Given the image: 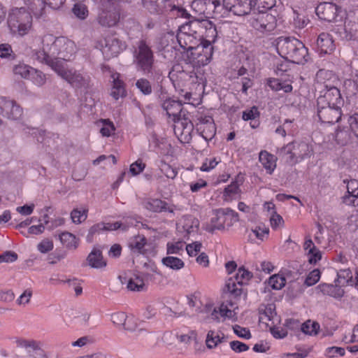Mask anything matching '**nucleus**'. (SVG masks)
<instances>
[{
    "label": "nucleus",
    "instance_id": "nucleus-53",
    "mask_svg": "<svg viewBox=\"0 0 358 358\" xmlns=\"http://www.w3.org/2000/svg\"><path fill=\"white\" fill-rule=\"evenodd\" d=\"M101 231H106V223L100 222L93 225L89 230V233L86 237L87 241L92 243L94 234L99 233Z\"/></svg>",
    "mask_w": 358,
    "mask_h": 358
},
{
    "label": "nucleus",
    "instance_id": "nucleus-35",
    "mask_svg": "<svg viewBox=\"0 0 358 358\" xmlns=\"http://www.w3.org/2000/svg\"><path fill=\"white\" fill-rule=\"evenodd\" d=\"M338 286H334L329 284H322L318 286L321 292L324 294H329L336 298H340L343 296L344 291Z\"/></svg>",
    "mask_w": 358,
    "mask_h": 358
},
{
    "label": "nucleus",
    "instance_id": "nucleus-38",
    "mask_svg": "<svg viewBox=\"0 0 358 358\" xmlns=\"http://www.w3.org/2000/svg\"><path fill=\"white\" fill-rule=\"evenodd\" d=\"M147 243V240L144 236L138 235L134 237L129 242V248L137 252L138 253H143L144 246Z\"/></svg>",
    "mask_w": 358,
    "mask_h": 358
},
{
    "label": "nucleus",
    "instance_id": "nucleus-62",
    "mask_svg": "<svg viewBox=\"0 0 358 358\" xmlns=\"http://www.w3.org/2000/svg\"><path fill=\"white\" fill-rule=\"evenodd\" d=\"M201 243L196 241L192 243L187 244L186 246V250L189 256L194 257L201 250Z\"/></svg>",
    "mask_w": 358,
    "mask_h": 358
},
{
    "label": "nucleus",
    "instance_id": "nucleus-45",
    "mask_svg": "<svg viewBox=\"0 0 358 358\" xmlns=\"http://www.w3.org/2000/svg\"><path fill=\"white\" fill-rule=\"evenodd\" d=\"M320 325L317 322L308 320L301 325V331L306 334L316 335L318 333Z\"/></svg>",
    "mask_w": 358,
    "mask_h": 358
},
{
    "label": "nucleus",
    "instance_id": "nucleus-60",
    "mask_svg": "<svg viewBox=\"0 0 358 358\" xmlns=\"http://www.w3.org/2000/svg\"><path fill=\"white\" fill-rule=\"evenodd\" d=\"M297 153L296 157L299 159H303L305 157L309 155L310 150L308 145L306 143H295Z\"/></svg>",
    "mask_w": 358,
    "mask_h": 358
},
{
    "label": "nucleus",
    "instance_id": "nucleus-46",
    "mask_svg": "<svg viewBox=\"0 0 358 358\" xmlns=\"http://www.w3.org/2000/svg\"><path fill=\"white\" fill-rule=\"evenodd\" d=\"M347 118V124L354 136L358 138V113L344 116Z\"/></svg>",
    "mask_w": 358,
    "mask_h": 358
},
{
    "label": "nucleus",
    "instance_id": "nucleus-32",
    "mask_svg": "<svg viewBox=\"0 0 358 358\" xmlns=\"http://www.w3.org/2000/svg\"><path fill=\"white\" fill-rule=\"evenodd\" d=\"M344 29L345 37L348 40L358 38V21L356 17L354 20L347 19L345 22Z\"/></svg>",
    "mask_w": 358,
    "mask_h": 358
},
{
    "label": "nucleus",
    "instance_id": "nucleus-14",
    "mask_svg": "<svg viewBox=\"0 0 358 358\" xmlns=\"http://www.w3.org/2000/svg\"><path fill=\"white\" fill-rule=\"evenodd\" d=\"M317 116L322 123L334 124L341 119V108L327 106L326 108L318 109Z\"/></svg>",
    "mask_w": 358,
    "mask_h": 358
},
{
    "label": "nucleus",
    "instance_id": "nucleus-48",
    "mask_svg": "<svg viewBox=\"0 0 358 358\" xmlns=\"http://www.w3.org/2000/svg\"><path fill=\"white\" fill-rule=\"evenodd\" d=\"M87 217V209L80 210L78 208L73 209L71 213V218L75 224H80Z\"/></svg>",
    "mask_w": 358,
    "mask_h": 358
},
{
    "label": "nucleus",
    "instance_id": "nucleus-17",
    "mask_svg": "<svg viewBox=\"0 0 358 358\" xmlns=\"http://www.w3.org/2000/svg\"><path fill=\"white\" fill-rule=\"evenodd\" d=\"M159 45L164 58L171 59L175 57L176 42L173 34L168 33L163 36L160 39Z\"/></svg>",
    "mask_w": 358,
    "mask_h": 358
},
{
    "label": "nucleus",
    "instance_id": "nucleus-30",
    "mask_svg": "<svg viewBox=\"0 0 358 358\" xmlns=\"http://www.w3.org/2000/svg\"><path fill=\"white\" fill-rule=\"evenodd\" d=\"M259 159L263 166L266 169L267 173L271 174L276 166L275 157L263 150L259 153Z\"/></svg>",
    "mask_w": 358,
    "mask_h": 358
},
{
    "label": "nucleus",
    "instance_id": "nucleus-29",
    "mask_svg": "<svg viewBox=\"0 0 358 358\" xmlns=\"http://www.w3.org/2000/svg\"><path fill=\"white\" fill-rule=\"evenodd\" d=\"M195 38L192 37L182 31L178 30L176 36V43L184 50L187 52L194 50V47L193 45L195 43Z\"/></svg>",
    "mask_w": 358,
    "mask_h": 358
},
{
    "label": "nucleus",
    "instance_id": "nucleus-2",
    "mask_svg": "<svg viewBox=\"0 0 358 358\" xmlns=\"http://www.w3.org/2000/svg\"><path fill=\"white\" fill-rule=\"evenodd\" d=\"M32 17L24 8H15L8 14V26L11 32L24 36L31 27Z\"/></svg>",
    "mask_w": 358,
    "mask_h": 358
},
{
    "label": "nucleus",
    "instance_id": "nucleus-18",
    "mask_svg": "<svg viewBox=\"0 0 358 358\" xmlns=\"http://www.w3.org/2000/svg\"><path fill=\"white\" fill-rule=\"evenodd\" d=\"M317 47L320 55L330 54L335 49L332 36L328 33H321L317 40Z\"/></svg>",
    "mask_w": 358,
    "mask_h": 358
},
{
    "label": "nucleus",
    "instance_id": "nucleus-15",
    "mask_svg": "<svg viewBox=\"0 0 358 358\" xmlns=\"http://www.w3.org/2000/svg\"><path fill=\"white\" fill-rule=\"evenodd\" d=\"M317 16L322 20L333 22L338 15V6L329 2H323L316 8Z\"/></svg>",
    "mask_w": 358,
    "mask_h": 358
},
{
    "label": "nucleus",
    "instance_id": "nucleus-51",
    "mask_svg": "<svg viewBox=\"0 0 358 358\" xmlns=\"http://www.w3.org/2000/svg\"><path fill=\"white\" fill-rule=\"evenodd\" d=\"M72 12L80 20H85L88 16L87 8L81 3H76L72 9Z\"/></svg>",
    "mask_w": 358,
    "mask_h": 358
},
{
    "label": "nucleus",
    "instance_id": "nucleus-8",
    "mask_svg": "<svg viewBox=\"0 0 358 358\" xmlns=\"http://www.w3.org/2000/svg\"><path fill=\"white\" fill-rule=\"evenodd\" d=\"M252 3V0H223V6L236 15H248L249 17L253 10Z\"/></svg>",
    "mask_w": 358,
    "mask_h": 358
},
{
    "label": "nucleus",
    "instance_id": "nucleus-59",
    "mask_svg": "<svg viewBox=\"0 0 358 358\" xmlns=\"http://www.w3.org/2000/svg\"><path fill=\"white\" fill-rule=\"evenodd\" d=\"M308 255L309 256L308 262L311 264H316L322 259V252L315 246H313L312 248L309 250Z\"/></svg>",
    "mask_w": 358,
    "mask_h": 358
},
{
    "label": "nucleus",
    "instance_id": "nucleus-11",
    "mask_svg": "<svg viewBox=\"0 0 358 358\" xmlns=\"http://www.w3.org/2000/svg\"><path fill=\"white\" fill-rule=\"evenodd\" d=\"M174 133L179 141L183 143H187L192 140V132L194 130V125L187 118H178L175 120Z\"/></svg>",
    "mask_w": 358,
    "mask_h": 358
},
{
    "label": "nucleus",
    "instance_id": "nucleus-36",
    "mask_svg": "<svg viewBox=\"0 0 358 358\" xmlns=\"http://www.w3.org/2000/svg\"><path fill=\"white\" fill-rule=\"evenodd\" d=\"M336 286H345L349 282H353L352 273L350 269H342L338 273L336 280Z\"/></svg>",
    "mask_w": 358,
    "mask_h": 358
},
{
    "label": "nucleus",
    "instance_id": "nucleus-63",
    "mask_svg": "<svg viewBox=\"0 0 358 358\" xmlns=\"http://www.w3.org/2000/svg\"><path fill=\"white\" fill-rule=\"evenodd\" d=\"M17 254L13 251H6L0 255V264L2 262H14L17 259Z\"/></svg>",
    "mask_w": 358,
    "mask_h": 358
},
{
    "label": "nucleus",
    "instance_id": "nucleus-39",
    "mask_svg": "<svg viewBox=\"0 0 358 358\" xmlns=\"http://www.w3.org/2000/svg\"><path fill=\"white\" fill-rule=\"evenodd\" d=\"M224 337H220L219 335L216 334V333L213 331H208L206 336V346L209 349H213L215 348L219 343L224 342Z\"/></svg>",
    "mask_w": 358,
    "mask_h": 358
},
{
    "label": "nucleus",
    "instance_id": "nucleus-34",
    "mask_svg": "<svg viewBox=\"0 0 358 358\" xmlns=\"http://www.w3.org/2000/svg\"><path fill=\"white\" fill-rule=\"evenodd\" d=\"M59 238L61 243L70 250H75L78 247L76 237L69 232H62Z\"/></svg>",
    "mask_w": 358,
    "mask_h": 358
},
{
    "label": "nucleus",
    "instance_id": "nucleus-43",
    "mask_svg": "<svg viewBox=\"0 0 358 358\" xmlns=\"http://www.w3.org/2000/svg\"><path fill=\"white\" fill-rule=\"evenodd\" d=\"M267 83L271 90H292V86L289 83L277 78H269Z\"/></svg>",
    "mask_w": 358,
    "mask_h": 358
},
{
    "label": "nucleus",
    "instance_id": "nucleus-31",
    "mask_svg": "<svg viewBox=\"0 0 358 358\" xmlns=\"http://www.w3.org/2000/svg\"><path fill=\"white\" fill-rule=\"evenodd\" d=\"M167 0H142L143 6L150 13L161 14L164 12Z\"/></svg>",
    "mask_w": 358,
    "mask_h": 358
},
{
    "label": "nucleus",
    "instance_id": "nucleus-47",
    "mask_svg": "<svg viewBox=\"0 0 358 358\" xmlns=\"http://www.w3.org/2000/svg\"><path fill=\"white\" fill-rule=\"evenodd\" d=\"M29 79L32 80L33 83H34L37 86H41L43 85L46 80V78L45 74L37 69H32L31 71V73L29 76Z\"/></svg>",
    "mask_w": 358,
    "mask_h": 358
},
{
    "label": "nucleus",
    "instance_id": "nucleus-25",
    "mask_svg": "<svg viewBox=\"0 0 358 358\" xmlns=\"http://www.w3.org/2000/svg\"><path fill=\"white\" fill-rule=\"evenodd\" d=\"M278 154L280 157L284 158L286 162L289 164H296L299 161L296 155H297V154L301 155L296 152L295 143H288L287 145L282 147L278 151Z\"/></svg>",
    "mask_w": 358,
    "mask_h": 358
},
{
    "label": "nucleus",
    "instance_id": "nucleus-20",
    "mask_svg": "<svg viewBox=\"0 0 358 358\" xmlns=\"http://www.w3.org/2000/svg\"><path fill=\"white\" fill-rule=\"evenodd\" d=\"M35 56L36 59L41 62H45L56 73L60 72L62 62L60 60L54 59L53 57L50 54V48H48V52L45 51V48L42 50L37 51L35 53Z\"/></svg>",
    "mask_w": 358,
    "mask_h": 358
},
{
    "label": "nucleus",
    "instance_id": "nucleus-49",
    "mask_svg": "<svg viewBox=\"0 0 358 358\" xmlns=\"http://www.w3.org/2000/svg\"><path fill=\"white\" fill-rule=\"evenodd\" d=\"M126 320L127 315L123 312L115 313L111 315V321L113 324L118 326H122L124 329L131 330L130 328L126 326Z\"/></svg>",
    "mask_w": 358,
    "mask_h": 358
},
{
    "label": "nucleus",
    "instance_id": "nucleus-28",
    "mask_svg": "<svg viewBox=\"0 0 358 358\" xmlns=\"http://www.w3.org/2000/svg\"><path fill=\"white\" fill-rule=\"evenodd\" d=\"M167 203L159 199H148L144 202V207L152 212L159 213L169 210L172 213L173 210L166 208Z\"/></svg>",
    "mask_w": 358,
    "mask_h": 358
},
{
    "label": "nucleus",
    "instance_id": "nucleus-1",
    "mask_svg": "<svg viewBox=\"0 0 358 358\" xmlns=\"http://www.w3.org/2000/svg\"><path fill=\"white\" fill-rule=\"evenodd\" d=\"M276 48L279 55L291 62L300 64L308 61V49L295 38H279Z\"/></svg>",
    "mask_w": 358,
    "mask_h": 358
},
{
    "label": "nucleus",
    "instance_id": "nucleus-58",
    "mask_svg": "<svg viewBox=\"0 0 358 358\" xmlns=\"http://www.w3.org/2000/svg\"><path fill=\"white\" fill-rule=\"evenodd\" d=\"M103 127L100 132L103 136H110L115 131V127L112 122L108 120H101Z\"/></svg>",
    "mask_w": 358,
    "mask_h": 358
},
{
    "label": "nucleus",
    "instance_id": "nucleus-9",
    "mask_svg": "<svg viewBox=\"0 0 358 358\" xmlns=\"http://www.w3.org/2000/svg\"><path fill=\"white\" fill-rule=\"evenodd\" d=\"M0 114L10 120H18L22 115V108L15 101L0 97Z\"/></svg>",
    "mask_w": 358,
    "mask_h": 358
},
{
    "label": "nucleus",
    "instance_id": "nucleus-56",
    "mask_svg": "<svg viewBox=\"0 0 358 358\" xmlns=\"http://www.w3.org/2000/svg\"><path fill=\"white\" fill-rule=\"evenodd\" d=\"M320 278V271L319 269H314L309 273L306 277L304 284L308 286H312L316 284Z\"/></svg>",
    "mask_w": 358,
    "mask_h": 358
},
{
    "label": "nucleus",
    "instance_id": "nucleus-41",
    "mask_svg": "<svg viewBox=\"0 0 358 358\" xmlns=\"http://www.w3.org/2000/svg\"><path fill=\"white\" fill-rule=\"evenodd\" d=\"M145 283L143 278L140 276L136 275L128 280L127 287L131 291L140 292L143 289Z\"/></svg>",
    "mask_w": 358,
    "mask_h": 358
},
{
    "label": "nucleus",
    "instance_id": "nucleus-24",
    "mask_svg": "<svg viewBox=\"0 0 358 358\" xmlns=\"http://www.w3.org/2000/svg\"><path fill=\"white\" fill-rule=\"evenodd\" d=\"M203 30H205V33L201 36H204L205 39L200 44L207 45V43H209L211 45V43L215 41L217 36L216 27L209 20H203V26L202 27L201 31Z\"/></svg>",
    "mask_w": 358,
    "mask_h": 358
},
{
    "label": "nucleus",
    "instance_id": "nucleus-40",
    "mask_svg": "<svg viewBox=\"0 0 358 358\" xmlns=\"http://www.w3.org/2000/svg\"><path fill=\"white\" fill-rule=\"evenodd\" d=\"M196 129L200 131L202 137L207 141L211 140L216 133V127L214 122L208 124V125L201 127L200 129Z\"/></svg>",
    "mask_w": 358,
    "mask_h": 358
},
{
    "label": "nucleus",
    "instance_id": "nucleus-50",
    "mask_svg": "<svg viewBox=\"0 0 358 358\" xmlns=\"http://www.w3.org/2000/svg\"><path fill=\"white\" fill-rule=\"evenodd\" d=\"M252 273L248 270L245 269L244 267H240L236 274L235 278L237 284L242 285L243 280H249L252 278Z\"/></svg>",
    "mask_w": 358,
    "mask_h": 358
},
{
    "label": "nucleus",
    "instance_id": "nucleus-4",
    "mask_svg": "<svg viewBox=\"0 0 358 358\" xmlns=\"http://www.w3.org/2000/svg\"><path fill=\"white\" fill-rule=\"evenodd\" d=\"M50 52L54 59L69 61L75 52V45L73 41L66 37H58L50 46Z\"/></svg>",
    "mask_w": 358,
    "mask_h": 358
},
{
    "label": "nucleus",
    "instance_id": "nucleus-5",
    "mask_svg": "<svg viewBox=\"0 0 358 358\" xmlns=\"http://www.w3.org/2000/svg\"><path fill=\"white\" fill-rule=\"evenodd\" d=\"M136 62L138 66L144 72L150 73L154 64L153 52L145 41H140L136 50Z\"/></svg>",
    "mask_w": 358,
    "mask_h": 358
},
{
    "label": "nucleus",
    "instance_id": "nucleus-64",
    "mask_svg": "<svg viewBox=\"0 0 358 358\" xmlns=\"http://www.w3.org/2000/svg\"><path fill=\"white\" fill-rule=\"evenodd\" d=\"M145 167V164L138 159L130 166V172L132 175L136 176L141 173Z\"/></svg>",
    "mask_w": 358,
    "mask_h": 358
},
{
    "label": "nucleus",
    "instance_id": "nucleus-6",
    "mask_svg": "<svg viewBox=\"0 0 358 358\" xmlns=\"http://www.w3.org/2000/svg\"><path fill=\"white\" fill-rule=\"evenodd\" d=\"M255 64L248 58L243 63L242 66L236 71L234 78L236 83L241 85L242 90H248L253 87V73H255Z\"/></svg>",
    "mask_w": 358,
    "mask_h": 358
},
{
    "label": "nucleus",
    "instance_id": "nucleus-21",
    "mask_svg": "<svg viewBox=\"0 0 358 358\" xmlns=\"http://www.w3.org/2000/svg\"><path fill=\"white\" fill-rule=\"evenodd\" d=\"M333 135V138L338 145H345L352 142L354 137L348 125L340 126Z\"/></svg>",
    "mask_w": 358,
    "mask_h": 358
},
{
    "label": "nucleus",
    "instance_id": "nucleus-13",
    "mask_svg": "<svg viewBox=\"0 0 358 358\" xmlns=\"http://www.w3.org/2000/svg\"><path fill=\"white\" fill-rule=\"evenodd\" d=\"M125 48L126 45L124 42L111 36H107L104 39V45H102V51L108 57H116Z\"/></svg>",
    "mask_w": 358,
    "mask_h": 358
},
{
    "label": "nucleus",
    "instance_id": "nucleus-42",
    "mask_svg": "<svg viewBox=\"0 0 358 358\" xmlns=\"http://www.w3.org/2000/svg\"><path fill=\"white\" fill-rule=\"evenodd\" d=\"M286 282L285 278L282 275H280L279 274H275L271 276L268 279V285L273 289H282Z\"/></svg>",
    "mask_w": 358,
    "mask_h": 358
},
{
    "label": "nucleus",
    "instance_id": "nucleus-37",
    "mask_svg": "<svg viewBox=\"0 0 358 358\" xmlns=\"http://www.w3.org/2000/svg\"><path fill=\"white\" fill-rule=\"evenodd\" d=\"M163 264L173 270H179L184 267L185 264L183 261L175 257H166L162 260Z\"/></svg>",
    "mask_w": 358,
    "mask_h": 358
},
{
    "label": "nucleus",
    "instance_id": "nucleus-44",
    "mask_svg": "<svg viewBox=\"0 0 358 358\" xmlns=\"http://www.w3.org/2000/svg\"><path fill=\"white\" fill-rule=\"evenodd\" d=\"M329 93L330 99H329V104L331 106L341 108L343 105V99L342 98L341 91H325Z\"/></svg>",
    "mask_w": 358,
    "mask_h": 358
},
{
    "label": "nucleus",
    "instance_id": "nucleus-10",
    "mask_svg": "<svg viewBox=\"0 0 358 358\" xmlns=\"http://www.w3.org/2000/svg\"><path fill=\"white\" fill-rule=\"evenodd\" d=\"M15 343L17 348L24 349L30 355L35 354V358H48L45 352L42 349L43 343L41 341L17 338Z\"/></svg>",
    "mask_w": 358,
    "mask_h": 358
},
{
    "label": "nucleus",
    "instance_id": "nucleus-19",
    "mask_svg": "<svg viewBox=\"0 0 358 358\" xmlns=\"http://www.w3.org/2000/svg\"><path fill=\"white\" fill-rule=\"evenodd\" d=\"M87 264L93 268H103L106 266V261L104 259L102 251L100 248L94 246L86 259Z\"/></svg>",
    "mask_w": 358,
    "mask_h": 358
},
{
    "label": "nucleus",
    "instance_id": "nucleus-33",
    "mask_svg": "<svg viewBox=\"0 0 358 358\" xmlns=\"http://www.w3.org/2000/svg\"><path fill=\"white\" fill-rule=\"evenodd\" d=\"M259 322H263L265 320H272L276 316L274 304H262L259 308Z\"/></svg>",
    "mask_w": 358,
    "mask_h": 358
},
{
    "label": "nucleus",
    "instance_id": "nucleus-26",
    "mask_svg": "<svg viewBox=\"0 0 358 358\" xmlns=\"http://www.w3.org/2000/svg\"><path fill=\"white\" fill-rule=\"evenodd\" d=\"M98 22L102 27H111L117 24L120 15L113 11H102L98 16Z\"/></svg>",
    "mask_w": 358,
    "mask_h": 358
},
{
    "label": "nucleus",
    "instance_id": "nucleus-7",
    "mask_svg": "<svg viewBox=\"0 0 358 358\" xmlns=\"http://www.w3.org/2000/svg\"><path fill=\"white\" fill-rule=\"evenodd\" d=\"M57 73L69 83L73 87L87 89L91 87L88 76L67 70L63 64L61 66L60 72Z\"/></svg>",
    "mask_w": 358,
    "mask_h": 358
},
{
    "label": "nucleus",
    "instance_id": "nucleus-55",
    "mask_svg": "<svg viewBox=\"0 0 358 358\" xmlns=\"http://www.w3.org/2000/svg\"><path fill=\"white\" fill-rule=\"evenodd\" d=\"M159 170L168 178L173 179L177 175V171L176 169L164 162H161V164L159 165Z\"/></svg>",
    "mask_w": 358,
    "mask_h": 358
},
{
    "label": "nucleus",
    "instance_id": "nucleus-27",
    "mask_svg": "<svg viewBox=\"0 0 358 358\" xmlns=\"http://www.w3.org/2000/svg\"><path fill=\"white\" fill-rule=\"evenodd\" d=\"M24 4L36 17H41L45 14V0H23Z\"/></svg>",
    "mask_w": 358,
    "mask_h": 358
},
{
    "label": "nucleus",
    "instance_id": "nucleus-57",
    "mask_svg": "<svg viewBox=\"0 0 358 358\" xmlns=\"http://www.w3.org/2000/svg\"><path fill=\"white\" fill-rule=\"evenodd\" d=\"M54 248V244L52 240L45 238L42 240L37 245L38 250L41 253H48L51 251Z\"/></svg>",
    "mask_w": 358,
    "mask_h": 358
},
{
    "label": "nucleus",
    "instance_id": "nucleus-23",
    "mask_svg": "<svg viewBox=\"0 0 358 358\" xmlns=\"http://www.w3.org/2000/svg\"><path fill=\"white\" fill-rule=\"evenodd\" d=\"M162 108L166 111L169 116H173L174 121L180 118L182 112V103L179 100L168 99L162 103Z\"/></svg>",
    "mask_w": 358,
    "mask_h": 358
},
{
    "label": "nucleus",
    "instance_id": "nucleus-22",
    "mask_svg": "<svg viewBox=\"0 0 358 358\" xmlns=\"http://www.w3.org/2000/svg\"><path fill=\"white\" fill-rule=\"evenodd\" d=\"M203 26V20L194 19L181 25L178 30L196 38L197 35L200 36Z\"/></svg>",
    "mask_w": 358,
    "mask_h": 358
},
{
    "label": "nucleus",
    "instance_id": "nucleus-61",
    "mask_svg": "<svg viewBox=\"0 0 358 358\" xmlns=\"http://www.w3.org/2000/svg\"><path fill=\"white\" fill-rule=\"evenodd\" d=\"M66 255V254L65 252L56 250L54 252H52L51 254L48 255V260L49 261L50 264H55L58 262L64 259Z\"/></svg>",
    "mask_w": 358,
    "mask_h": 358
},
{
    "label": "nucleus",
    "instance_id": "nucleus-12",
    "mask_svg": "<svg viewBox=\"0 0 358 358\" xmlns=\"http://www.w3.org/2000/svg\"><path fill=\"white\" fill-rule=\"evenodd\" d=\"M213 51V48L209 43L207 45L199 44L191 52L190 57L192 59L196 60L199 65L205 66L210 62Z\"/></svg>",
    "mask_w": 358,
    "mask_h": 358
},
{
    "label": "nucleus",
    "instance_id": "nucleus-16",
    "mask_svg": "<svg viewBox=\"0 0 358 358\" xmlns=\"http://www.w3.org/2000/svg\"><path fill=\"white\" fill-rule=\"evenodd\" d=\"M227 221V217L222 208L215 210L210 222L206 224L205 229L211 234L214 233L215 230H223Z\"/></svg>",
    "mask_w": 358,
    "mask_h": 358
},
{
    "label": "nucleus",
    "instance_id": "nucleus-52",
    "mask_svg": "<svg viewBox=\"0 0 358 358\" xmlns=\"http://www.w3.org/2000/svg\"><path fill=\"white\" fill-rule=\"evenodd\" d=\"M32 69L24 64H18L14 66L13 72L15 74L20 75L22 78H29Z\"/></svg>",
    "mask_w": 358,
    "mask_h": 358
},
{
    "label": "nucleus",
    "instance_id": "nucleus-54",
    "mask_svg": "<svg viewBox=\"0 0 358 358\" xmlns=\"http://www.w3.org/2000/svg\"><path fill=\"white\" fill-rule=\"evenodd\" d=\"M275 4V0H255V5L253 7L256 8L257 10H262L267 11L271 10Z\"/></svg>",
    "mask_w": 358,
    "mask_h": 358
},
{
    "label": "nucleus",
    "instance_id": "nucleus-3",
    "mask_svg": "<svg viewBox=\"0 0 358 358\" xmlns=\"http://www.w3.org/2000/svg\"><path fill=\"white\" fill-rule=\"evenodd\" d=\"M248 21L255 29L261 33L272 31L277 25V20L274 15L264 10H257L255 7Z\"/></svg>",
    "mask_w": 358,
    "mask_h": 358
}]
</instances>
